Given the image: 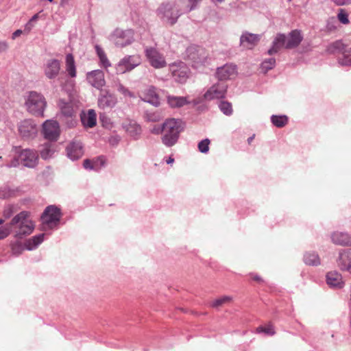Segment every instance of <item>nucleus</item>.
<instances>
[{"mask_svg":"<svg viewBox=\"0 0 351 351\" xmlns=\"http://www.w3.org/2000/svg\"><path fill=\"white\" fill-rule=\"evenodd\" d=\"M184 8V5L180 0L174 3H162L158 9V14L164 22L173 25L182 14L188 12L183 11Z\"/></svg>","mask_w":351,"mask_h":351,"instance_id":"obj_1","label":"nucleus"},{"mask_svg":"<svg viewBox=\"0 0 351 351\" xmlns=\"http://www.w3.org/2000/svg\"><path fill=\"white\" fill-rule=\"evenodd\" d=\"M182 122L180 119L169 118L163 123V134L162 142L167 147L174 145L178 140L180 133L182 131Z\"/></svg>","mask_w":351,"mask_h":351,"instance_id":"obj_2","label":"nucleus"},{"mask_svg":"<svg viewBox=\"0 0 351 351\" xmlns=\"http://www.w3.org/2000/svg\"><path fill=\"white\" fill-rule=\"evenodd\" d=\"M47 102L45 97L40 93L32 91L26 97L25 106L26 110L32 114L43 116V112Z\"/></svg>","mask_w":351,"mask_h":351,"instance_id":"obj_3","label":"nucleus"},{"mask_svg":"<svg viewBox=\"0 0 351 351\" xmlns=\"http://www.w3.org/2000/svg\"><path fill=\"white\" fill-rule=\"evenodd\" d=\"M29 213L22 211L13 217L10 222V226H16L18 230L16 232V236L21 237L24 235L30 234L34 230V224L28 219Z\"/></svg>","mask_w":351,"mask_h":351,"instance_id":"obj_4","label":"nucleus"},{"mask_svg":"<svg viewBox=\"0 0 351 351\" xmlns=\"http://www.w3.org/2000/svg\"><path fill=\"white\" fill-rule=\"evenodd\" d=\"M187 59L192 64V66L198 68L204 65L208 59V51L199 47H189L186 49Z\"/></svg>","mask_w":351,"mask_h":351,"instance_id":"obj_5","label":"nucleus"},{"mask_svg":"<svg viewBox=\"0 0 351 351\" xmlns=\"http://www.w3.org/2000/svg\"><path fill=\"white\" fill-rule=\"evenodd\" d=\"M60 219V210L54 206H47L41 216L43 229H51L56 226Z\"/></svg>","mask_w":351,"mask_h":351,"instance_id":"obj_6","label":"nucleus"},{"mask_svg":"<svg viewBox=\"0 0 351 351\" xmlns=\"http://www.w3.org/2000/svg\"><path fill=\"white\" fill-rule=\"evenodd\" d=\"M141 62V58L139 55L127 56L120 60L116 65V72L117 74H123L131 71Z\"/></svg>","mask_w":351,"mask_h":351,"instance_id":"obj_7","label":"nucleus"},{"mask_svg":"<svg viewBox=\"0 0 351 351\" xmlns=\"http://www.w3.org/2000/svg\"><path fill=\"white\" fill-rule=\"evenodd\" d=\"M134 32L132 29H117L112 35V40L117 47H124L131 45L134 40Z\"/></svg>","mask_w":351,"mask_h":351,"instance_id":"obj_8","label":"nucleus"},{"mask_svg":"<svg viewBox=\"0 0 351 351\" xmlns=\"http://www.w3.org/2000/svg\"><path fill=\"white\" fill-rule=\"evenodd\" d=\"M18 130L21 136L24 139L34 138L38 133V127L32 119L21 121L18 125Z\"/></svg>","mask_w":351,"mask_h":351,"instance_id":"obj_9","label":"nucleus"},{"mask_svg":"<svg viewBox=\"0 0 351 351\" xmlns=\"http://www.w3.org/2000/svg\"><path fill=\"white\" fill-rule=\"evenodd\" d=\"M21 164L28 168L35 167L38 162V154L34 149H22L19 154Z\"/></svg>","mask_w":351,"mask_h":351,"instance_id":"obj_10","label":"nucleus"},{"mask_svg":"<svg viewBox=\"0 0 351 351\" xmlns=\"http://www.w3.org/2000/svg\"><path fill=\"white\" fill-rule=\"evenodd\" d=\"M145 56L149 64L155 69L163 68L167 64L162 54L160 53L155 48H147L145 49Z\"/></svg>","mask_w":351,"mask_h":351,"instance_id":"obj_11","label":"nucleus"},{"mask_svg":"<svg viewBox=\"0 0 351 351\" xmlns=\"http://www.w3.org/2000/svg\"><path fill=\"white\" fill-rule=\"evenodd\" d=\"M169 69L176 81L180 83H184L186 81L189 69L184 63H174L170 65Z\"/></svg>","mask_w":351,"mask_h":351,"instance_id":"obj_12","label":"nucleus"},{"mask_svg":"<svg viewBox=\"0 0 351 351\" xmlns=\"http://www.w3.org/2000/svg\"><path fill=\"white\" fill-rule=\"evenodd\" d=\"M228 86L224 82H218L213 85L204 94L206 100L221 99L225 97Z\"/></svg>","mask_w":351,"mask_h":351,"instance_id":"obj_13","label":"nucleus"},{"mask_svg":"<svg viewBox=\"0 0 351 351\" xmlns=\"http://www.w3.org/2000/svg\"><path fill=\"white\" fill-rule=\"evenodd\" d=\"M43 132L45 138L56 141L60 135L59 124L56 121L47 120L43 123Z\"/></svg>","mask_w":351,"mask_h":351,"instance_id":"obj_14","label":"nucleus"},{"mask_svg":"<svg viewBox=\"0 0 351 351\" xmlns=\"http://www.w3.org/2000/svg\"><path fill=\"white\" fill-rule=\"evenodd\" d=\"M60 69V61L56 59H49L44 65L45 75L49 80L56 78L59 75Z\"/></svg>","mask_w":351,"mask_h":351,"instance_id":"obj_15","label":"nucleus"},{"mask_svg":"<svg viewBox=\"0 0 351 351\" xmlns=\"http://www.w3.org/2000/svg\"><path fill=\"white\" fill-rule=\"evenodd\" d=\"M332 47L341 51L339 63L341 65L351 66V46H345L342 43L337 41L332 44Z\"/></svg>","mask_w":351,"mask_h":351,"instance_id":"obj_16","label":"nucleus"},{"mask_svg":"<svg viewBox=\"0 0 351 351\" xmlns=\"http://www.w3.org/2000/svg\"><path fill=\"white\" fill-rule=\"evenodd\" d=\"M88 82L97 89L101 88L106 84L104 73L101 70H95L88 73Z\"/></svg>","mask_w":351,"mask_h":351,"instance_id":"obj_17","label":"nucleus"},{"mask_svg":"<svg viewBox=\"0 0 351 351\" xmlns=\"http://www.w3.org/2000/svg\"><path fill=\"white\" fill-rule=\"evenodd\" d=\"M237 75V69L233 64H225L217 69L216 76L220 80H227Z\"/></svg>","mask_w":351,"mask_h":351,"instance_id":"obj_18","label":"nucleus"},{"mask_svg":"<svg viewBox=\"0 0 351 351\" xmlns=\"http://www.w3.org/2000/svg\"><path fill=\"white\" fill-rule=\"evenodd\" d=\"M261 36L249 32L243 33L240 38L241 46L247 49H253L259 42Z\"/></svg>","mask_w":351,"mask_h":351,"instance_id":"obj_19","label":"nucleus"},{"mask_svg":"<svg viewBox=\"0 0 351 351\" xmlns=\"http://www.w3.org/2000/svg\"><path fill=\"white\" fill-rule=\"evenodd\" d=\"M330 238L335 245L351 246V235L347 232L336 231L331 234Z\"/></svg>","mask_w":351,"mask_h":351,"instance_id":"obj_20","label":"nucleus"},{"mask_svg":"<svg viewBox=\"0 0 351 351\" xmlns=\"http://www.w3.org/2000/svg\"><path fill=\"white\" fill-rule=\"evenodd\" d=\"M117 103L116 97L108 92L107 90H101L100 97L99 98V106L102 108H112Z\"/></svg>","mask_w":351,"mask_h":351,"instance_id":"obj_21","label":"nucleus"},{"mask_svg":"<svg viewBox=\"0 0 351 351\" xmlns=\"http://www.w3.org/2000/svg\"><path fill=\"white\" fill-rule=\"evenodd\" d=\"M142 99L155 106H158L160 105L158 94L156 93V88L153 86H149L145 89L143 93Z\"/></svg>","mask_w":351,"mask_h":351,"instance_id":"obj_22","label":"nucleus"},{"mask_svg":"<svg viewBox=\"0 0 351 351\" xmlns=\"http://www.w3.org/2000/svg\"><path fill=\"white\" fill-rule=\"evenodd\" d=\"M285 40L286 49H293L298 47L303 39V36L300 31L295 29L291 31Z\"/></svg>","mask_w":351,"mask_h":351,"instance_id":"obj_23","label":"nucleus"},{"mask_svg":"<svg viewBox=\"0 0 351 351\" xmlns=\"http://www.w3.org/2000/svg\"><path fill=\"white\" fill-rule=\"evenodd\" d=\"M338 265L341 269L351 272V249L340 252Z\"/></svg>","mask_w":351,"mask_h":351,"instance_id":"obj_24","label":"nucleus"},{"mask_svg":"<svg viewBox=\"0 0 351 351\" xmlns=\"http://www.w3.org/2000/svg\"><path fill=\"white\" fill-rule=\"evenodd\" d=\"M68 156L72 160H77L82 156L83 148L82 143L78 141L71 143L66 147Z\"/></svg>","mask_w":351,"mask_h":351,"instance_id":"obj_25","label":"nucleus"},{"mask_svg":"<svg viewBox=\"0 0 351 351\" xmlns=\"http://www.w3.org/2000/svg\"><path fill=\"white\" fill-rule=\"evenodd\" d=\"M285 40H287V38L285 34H278L273 42L272 47L268 50V53L272 55L282 48L286 49Z\"/></svg>","mask_w":351,"mask_h":351,"instance_id":"obj_26","label":"nucleus"},{"mask_svg":"<svg viewBox=\"0 0 351 351\" xmlns=\"http://www.w3.org/2000/svg\"><path fill=\"white\" fill-rule=\"evenodd\" d=\"M82 125L86 128H93L96 125V113L94 110H89L81 114Z\"/></svg>","mask_w":351,"mask_h":351,"instance_id":"obj_27","label":"nucleus"},{"mask_svg":"<svg viewBox=\"0 0 351 351\" xmlns=\"http://www.w3.org/2000/svg\"><path fill=\"white\" fill-rule=\"evenodd\" d=\"M123 127L126 132L134 137L140 134L141 131L140 125H138L136 121L132 120H128L124 122Z\"/></svg>","mask_w":351,"mask_h":351,"instance_id":"obj_28","label":"nucleus"},{"mask_svg":"<svg viewBox=\"0 0 351 351\" xmlns=\"http://www.w3.org/2000/svg\"><path fill=\"white\" fill-rule=\"evenodd\" d=\"M326 282L330 287H342L341 276L337 271L328 272L326 275Z\"/></svg>","mask_w":351,"mask_h":351,"instance_id":"obj_29","label":"nucleus"},{"mask_svg":"<svg viewBox=\"0 0 351 351\" xmlns=\"http://www.w3.org/2000/svg\"><path fill=\"white\" fill-rule=\"evenodd\" d=\"M65 69L71 77H76L77 71L73 56L68 53L65 58Z\"/></svg>","mask_w":351,"mask_h":351,"instance_id":"obj_30","label":"nucleus"},{"mask_svg":"<svg viewBox=\"0 0 351 351\" xmlns=\"http://www.w3.org/2000/svg\"><path fill=\"white\" fill-rule=\"evenodd\" d=\"M167 103L171 108H180L189 102L186 97L169 95L167 96Z\"/></svg>","mask_w":351,"mask_h":351,"instance_id":"obj_31","label":"nucleus"},{"mask_svg":"<svg viewBox=\"0 0 351 351\" xmlns=\"http://www.w3.org/2000/svg\"><path fill=\"white\" fill-rule=\"evenodd\" d=\"M304 263L311 266H317L320 264V258L315 252H306L304 256Z\"/></svg>","mask_w":351,"mask_h":351,"instance_id":"obj_32","label":"nucleus"},{"mask_svg":"<svg viewBox=\"0 0 351 351\" xmlns=\"http://www.w3.org/2000/svg\"><path fill=\"white\" fill-rule=\"evenodd\" d=\"M59 105L62 114L68 117L73 116L75 110L71 103L61 101Z\"/></svg>","mask_w":351,"mask_h":351,"instance_id":"obj_33","label":"nucleus"},{"mask_svg":"<svg viewBox=\"0 0 351 351\" xmlns=\"http://www.w3.org/2000/svg\"><path fill=\"white\" fill-rule=\"evenodd\" d=\"M232 301V298L231 296L224 295L211 301L210 306L213 308H219L224 304L230 303Z\"/></svg>","mask_w":351,"mask_h":351,"instance_id":"obj_34","label":"nucleus"},{"mask_svg":"<svg viewBox=\"0 0 351 351\" xmlns=\"http://www.w3.org/2000/svg\"><path fill=\"white\" fill-rule=\"evenodd\" d=\"M256 333L263 332L267 335L273 336L276 334L274 326L271 322H269L265 326H260L256 329Z\"/></svg>","mask_w":351,"mask_h":351,"instance_id":"obj_35","label":"nucleus"},{"mask_svg":"<svg viewBox=\"0 0 351 351\" xmlns=\"http://www.w3.org/2000/svg\"><path fill=\"white\" fill-rule=\"evenodd\" d=\"M271 123L277 128H282L288 123V117L286 115H272L271 117Z\"/></svg>","mask_w":351,"mask_h":351,"instance_id":"obj_36","label":"nucleus"},{"mask_svg":"<svg viewBox=\"0 0 351 351\" xmlns=\"http://www.w3.org/2000/svg\"><path fill=\"white\" fill-rule=\"evenodd\" d=\"M164 115L162 112L156 110L154 112H147L145 115V119L147 121L158 122L163 118Z\"/></svg>","mask_w":351,"mask_h":351,"instance_id":"obj_37","label":"nucleus"},{"mask_svg":"<svg viewBox=\"0 0 351 351\" xmlns=\"http://www.w3.org/2000/svg\"><path fill=\"white\" fill-rule=\"evenodd\" d=\"M96 51L99 58L100 62L102 66L105 68H108L111 66V64L108 59L104 50L98 46H96Z\"/></svg>","mask_w":351,"mask_h":351,"instance_id":"obj_38","label":"nucleus"},{"mask_svg":"<svg viewBox=\"0 0 351 351\" xmlns=\"http://www.w3.org/2000/svg\"><path fill=\"white\" fill-rule=\"evenodd\" d=\"M53 152L52 144L47 143L43 145L42 149L40 150V156L43 159H47L51 156Z\"/></svg>","mask_w":351,"mask_h":351,"instance_id":"obj_39","label":"nucleus"},{"mask_svg":"<svg viewBox=\"0 0 351 351\" xmlns=\"http://www.w3.org/2000/svg\"><path fill=\"white\" fill-rule=\"evenodd\" d=\"M219 107L221 111L226 115H231L232 114V104L228 101H221Z\"/></svg>","mask_w":351,"mask_h":351,"instance_id":"obj_40","label":"nucleus"},{"mask_svg":"<svg viewBox=\"0 0 351 351\" xmlns=\"http://www.w3.org/2000/svg\"><path fill=\"white\" fill-rule=\"evenodd\" d=\"M106 163V160L104 156H99L97 158L92 160L91 168L93 170H99Z\"/></svg>","mask_w":351,"mask_h":351,"instance_id":"obj_41","label":"nucleus"},{"mask_svg":"<svg viewBox=\"0 0 351 351\" xmlns=\"http://www.w3.org/2000/svg\"><path fill=\"white\" fill-rule=\"evenodd\" d=\"M337 19L343 25H347L350 23L348 14L343 9H339Z\"/></svg>","mask_w":351,"mask_h":351,"instance_id":"obj_42","label":"nucleus"},{"mask_svg":"<svg viewBox=\"0 0 351 351\" xmlns=\"http://www.w3.org/2000/svg\"><path fill=\"white\" fill-rule=\"evenodd\" d=\"M210 140L208 138L201 141L198 143L199 151L202 153H207L209 150Z\"/></svg>","mask_w":351,"mask_h":351,"instance_id":"obj_43","label":"nucleus"},{"mask_svg":"<svg viewBox=\"0 0 351 351\" xmlns=\"http://www.w3.org/2000/svg\"><path fill=\"white\" fill-rule=\"evenodd\" d=\"M276 64L274 58H269L262 63V69L265 71L271 69Z\"/></svg>","mask_w":351,"mask_h":351,"instance_id":"obj_44","label":"nucleus"},{"mask_svg":"<svg viewBox=\"0 0 351 351\" xmlns=\"http://www.w3.org/2000/svg\"><path fill=\"white\" fill-rule=\"evenodd\" d=\"M0 197L2 199L10 198L14 195V191L7 188H4L0 190Z\"/></svg>","mask_w":351,"mask_h":351,"instance_id":"obj_45","label":"nucleus"},{"mask_svg":"<svg viewBox=\"0 0 351 351\" xmlns=\"http://www.w3.org/2000/svg\"><path fill=\"white\" fill-rule=\"evenodd\" d=\"M11 232V227L4 226L0 228V240L6 238Z\"/></svg>","mask_w":351,"mask_h":351,"instance_id":"obj_46","label":"nucleus"},{"mask_svg":"<svg viewBox=\"0 0 351 351\" xmlns=\"http://www.w3.org/2000/svg\"><path fill=\"white\" fill-rule=\"evenodd\" d=\"M23 250L24 247L20 243H16L12 245V251L14 254L19 255Z\"/></svg>","mask_w":351,"mask_h":351,"instance_id":"obj_47","label":"nucleus"},{"mask_svg":"<svg viewBox=\"0 0 351 351\" xmlns=\"http://www.w3.org/2000/svg\"><path fill=\"white\" fill-rule=\"evenodd\" d=\"M249 276L252 280H254L258 283H263L264 282L263 278L260 275H258L256 273H250L249 274Z\"/></svg>","mask_w":351,"mask_h":351,"instance_id":"obj_48","label":"nucleus"},{"mask_svg":"<svg viewBox=\"0 0 351 351\" xmlns=\"http://www.w3.org/2000/svg\"><path fill=\"white\" fill-rule=\"evenodd\" d=\"M14 213L13 206H8L6 207L3 211V216L8 219L10 218Z\"/></svg>","mask_w":351,"mask_h":351,"instance_id":"obj_49","label":"nucleus"},{"mask_svg":"<svg viewBox=\"0 0 351 351\" xmlns=\"http://www.w3.org/2000/svg\"><path fill=\"white\" fill-rule=\"evenodd\" d=\"M20 159L18 157H14L11 161L7 165L8 167H16L19 165Z\"/></svg>","mask_w":351,"mask_h":351,"instance_id":"obj_50","label":"nucleus"},{"mask_svg":"<svg viewBox=\"0 0 351 351\" xmlns=\"http://www.w3.org/2000/svg\"><path fill=\"white\" fill-rule=\"evenodd\" d=\"M44 238V234H40L38 236L33 237L32 240L34 241V244L37 245L43 242Z\"/></svg>","mask_w":351,"mask_h":351,"instance_id":"obj_51","label":"nucleus"},{"mask_svg":"<svg viewBox=\"0 0 351 351\" xmlns=\"http://www.w3.org/2000/svg\"><path fill=\"white\" fill-rule=\"evenodd\" d=\"M120 91L121 92V93L123 95H124L125 96H128L130 97H134V93H132L131 91H130L129 90H128L127 88H125L124 87H121L120 88Z\"/></svg>","mask_w":351,"mask_h":351,"instance_id":"obj_52","label":"nucleus"},{"mask_svg":"<svg viewBox=\"0 0 351 351\" xmlns=\"http://www.w3.org/2000/svg\"><path fill=\"white\" fill-rule=\"evenodd\" d=\"M152 133L155 134L163 133V125L162 127L155 125L152 130Z\"/></svg>","mask_w":351,"mask_h":351,"instance_id":"obj_53","label":"nucleus"},{"mask_svg":"<svg viewBox=\"0 0 351 351\" xmlns=\"http://www.w3.org/2000/svg\"><path fill=\"white\" fill-rule=\"evenodd\" d=\"M337 5H343L351 3V0H332Z\"/></svg>","mask_w":351,"mask_h":351,"instance_id":"obj_54","label":"nucleus"},{"mask_svg":"<svg viewBox=\"0 0 351 351\" xmlns=\"http://www.w3.org/2000/svg\"><path fill=\"white\" fill-rule=\"evenodd\" d=\"M92 160L86 159L83 162V166L86 169H93L91 168Z\"/></svg>","mask_w":351,"mask_h":351,"instance_id":"obj_55","label":"nucleus"},{"mask_svg":"<svg viewBox=\"0 0 351 351\" xmlns=\"http://www.w3.org/2000/svg\"><path fill=\"white\" fill-rule=\"evenodd\" d=\"M8 48V45L5 42H0V53L5 51Z\"/></svg>","mask_w":351,"mask_h":351,"instance_id":"obj_56","label":"nucleus"},{"mask_svg":"<svg viewBox=\"0 0 351 351\" xmlns=\"http://www.w3.org/2000/svg\"><path fill=\"white\" fill-rule=\"evenodd\" d=\"M22 34V30L21 29H17L16 30L13 34H12V39H15L16 38L20 36Z\"/></svg>","mask_w":351,"mask_h":351,"instance_id":"obj_57","label":"nucleus"},{"mask_svg":"<svg viewBox=\"0 0 351 351\" xmlns=\"http://www.w3.org/2000/svg\"><path fill=\"white\" fill-rule=\"evenodd\" d=\"M38 19V14H34L32 19L29 20V23H30L32 21H35Z\"/></svg>","mask_w":351,"mask_h":351,"instance_id":"obj_58","label":"nucleus"},{"mask_svg":"<svg viewBox=\"0 0 351 351\" xmlns=\"http://www.w3.org/2000/svg\"><path fill=\"white\" fill-rule=\"evenodd\" d=\"M167 164H172L174 162V158L171 156L169 157V158L166 160Z\"/></svg>","mask_w":351,"mask_h":351,"instance_id":"obj_59","label":"nucleus"},{"mask_svg":"<svg viewBox=\"0 0 351 351\" xmlns=\"http://www.w3.org/2000/svg\"><path fill=\"white\" fill-rule=\"evenodd\" d=\"M66 4H67L66 0H62L60 2V5L62 7H64Z\"/></svg>","mask_w":351,"mask_h":351,"instance_id":"obj_60","label":"nucleus"},{"mask_svg":"<svg viewBox=\"0 0 351 351\" xmlns=\"http://www.w3.org/2000/svg\"><path fill=\"white\" fill-rule=\"evenodd\" d=\"M254 138V135H253L252 136L248 138L247 142H248L249 144L251 143V142L253 141Z\"/></svg>","mask_w":351,"mask_h":351,"instance_id":"obj_61","label":"nucleus"},{"mask_svg":"<svg viewBox=\"0 0 351 351\" xmlns=\"http://www.w3.org/2000/svg\"><path fill=\"white\" fill-rule=\"evenodd\" d=\"M3 222H4V219H0V225L3 223Z\"/></svg>","mask_w":351,"mask_h":351,"instance_id":"obj_62","label":"nucleus"}]
</instances>
